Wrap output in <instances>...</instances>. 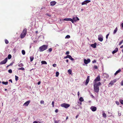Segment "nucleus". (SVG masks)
<instances>
[{
  "instance_id": "64",
  "label": "nucleus",
  "mask_w": 123,
  "mask_h": 123,
  "mask_svg": "<svg viewBox=\"0 0 123 123\" xmlns=\"http://www.w3.org/2000/svg\"><path fill=\"white\" fill-rule=\"evenodd\" d=\"M122 27L123 28V23H122L121 24Z\"/></svg>"
},
{
  "instance_id": "5",
  "label": "nucleus",
  "mask_w": 123,
  "mask_h": 123,
  "mask_svg": "<svg viewBox=\"0 0 123 123\" xmlns=\"http://www.w3.org/2000/svg\"><path fill=\"white\" fill-rule=\"evenodd\" d=\"M98 39L100 42H102L103 40V37L101 34L98 36Z\"/></svg>"
},
{
  "instance_id": "48",
  "label": "nucleus",
  "mask_w": 123,
  "mask_h": 123,
  "mask_svg": "<svg viewBox=\"0 0 123 123\" xmlns=\"http://www.w3.org/2000/svg\"><path fill=\"white\" fill-rule=\"evenodd\" d=\"M40 103L41 104H43L44 103V101L43 100H41L40 101Z\"/></svg>"
},
{
  "instance_id": "54",
  "label": "nucleus",
  "mask_w": 123,
  "mask_h": 123,
  "mask_svg": "<svg viewBox=\"0 0 123 123\" xmlns=\"http://www.w3.org/2000/svg\"><path fill=\"white\" fill-rule=\"evenodd\" d=\"M13 62H12L11 63H10L9 65L10 66H11L13 65Z\"/></svg>"
},
{
  "instance_id": "19",
  "label": "nucleus",
  "mask_w": 123,
  "mask_h": 123,
  "mask_svg": "<svg viewBox=\"0 0 123 123\" xmlns=\"http://www.w3.org/2000/svg\"><path fill=\"white\" fill-rule=\"evenodd\" d=\"M27 32V29L26 28H25L23 31L22 33L26 34Z\"/></svg>"
},
{
  "instance_id": "59",
  "label": "nucleus",
  "mask_w": 123,
  "mask_h": 123,
  "mask_svg": "<svg viewBox=\"0 0 123 123\" xmlns=\"http://www.w3.org/2000/svg\"><path fill=\"white\" fill-rule=\"evenodd\" d=\"M9 81L10 82H11V83H12V79H10Z\"/></svg>"
},
{
  "instance_id": "42",
  "label": "nucleus",
  "mask_w": 123,
  "mask_h": 123,
  "mask_svg": "<svg viewBox=\"0 0 123 123\" xmlns=\"http://www.w3.org/2000/svg\"><path fill=\"white\" fill-rule=\"evenodd\" d=\"M123 42V39L120 41L119 44V45H121Z\"/></svg>"
},
{
  "instance_id": "15",
  "label": "nucleus",
  "mask_w": 123,
  "mask_h": 123,
  "mask_svg": "<svg viewBox=\"0 0 123 123\" xmlns=\"http://www.w3.org/2000/svg\"><path fill=\"white\" fill-rule=\"evenodd\" d=\"M101 85V83L100 82H99L98 83H97L95 82L94 85H96L97 86H99L100 85Z\"/></svg>"
},
{
  "instance_id": "32",
  "label": "nucleus",
  "mask_w": 123,
  "mask_h": 123,
  "mask_svg": "<svg viewBox=\"0 0 123 123\" xmlns=\"http://www.w3.org/2000/svg\"><path fill=\"white\" fill-rule=\"evenodd\" d=\"M15 80L16 81H17L18 80V77L16 75H15Z\"/></svg>"
},
{
  "instance_id": "41",
  "label": "nucleus",
  "mask_w": 123,
  "mask_h": 123,
  "mask_svg": "<svg viewBox=\"0 0 123 123\" xmlns=\"http://www.w3.org/2000/svg\"><path fill=\"white\" fill-rule=\"evenodd\" d=\"M119 102L121 104L123 105V100H119Z\"/></svg>"
},
{
  "instance_id": "38",
  "label": "nucleus",
  "mask_w": 123,
  "mask_h": 123,
  "mask_svg": "<svg viewBox=\"0 0 123 123\" xmlns=\"http://www.w3.org/2000/svg\"><path fill=\"white\" fill-rule=\"evenodd\" d=\"M8 72L10 73H12V70L11 69H9L8 70Z\"/></svg>"
},
{
  "instance_id": "47",
  "label": "nucleus",
  "mask_w": 123,
  "mask_h": 123,
  "mask_svg": "<svg viewBox=\"0 0 123 123\" xmlns=\"http://www.w3.org/2000/svg\"><path fill=\"white\" fill-rule=\"evenodd\" d=\"M116 103L118 105L119 104V102L117 101H116Z\"/></svg>"
},
{
  "instance_id": "46",
  "label": "nucleus",
  "mask_w": 123,
  "mask_h": 123,
  "mask_svg": "<svg viewBox=\"0 0 123 123\" xmlns=\"http://www.w3.org/2000/svg\"><path fill=\"white\" fill-rule=\"evenodd\" d=\"M90 95L93 98H95L94 97L92 93H90Z\"/></svg>"
},
{
  "instance_id": "26",
  "label": "nucleus",
  "mask_w": 123,
  "mask_h": 123,
  "mask_svg": "<svg viewBox=\"0 0 123 123\" xmlns=\"http://www.w3.org/2000/svg\"><path fill=\"white\" fill-rule=\"evenodd\" d=\"M79 100L81 102H82L84 101V99L83 98L81 97L79 99Z\"/></svg>"
},
{
  "instance_id": "44",
  "label": "nucleus",
  "mask_w": 123,
  "mask_h": 123,
  "mask_svg": "<svg viewBox=\"0 0 123 123\" xmlns=\"http://www.w3.org/2000/svg\"><path fill=\"white\" fill-rule=\"evenodd\" d=\"M93 68L95 69H97L98 68V67L96 65H94L93 66Z\"/></svg>"
},
{
  "instance_id": "33",
  "label": "nucleus",
  "mask_w": 123,
  "mask_h": 123,
  "mask_svg": "<svg viewBox=\"0 0 123 123\" xmlns=\"http://www.w3.org/2000/svg\"><path fill=\"white\" fill-rule=\"evenodd\" d=\"M22 53L23 55H25V50H23L22 51Z\"/></svg>"
},
{
  "instance_id": "17",
  "label": "nucleus",
  "mask_w": 123,
  "mask_h": 123,
  "mask_svg": "<svg viewBox=\"0 0 123 123\" xmlns=\"http://www.w3.org/2000/svg\"><path fill=\"white\" fill-rule=\"evenodd\" d=\"M26 34L24 33H22L20 35V37L22 39L25 36Z\"/></svg>"
},
{
  "instance_id": "63",
  "label": "nucleus",
  "mask_w": 123,
  "mask_h": 123,
  "mask_svg": "<svg viewBox=\"0 0 123 123\" xmlns=\"http://www.w3.org/2000/svg\"><path fill=\"white\" fill-rule=\"evenodd\" d=\"M33 123H38L37 121H35Z\"/></svg>"
},
{
  "instance_id": "36",
  "label": "nucleus",
  "mask_w": 123,
  "mask_h": 123,
  "mask_svg": "<svg viewBox=\"0 0 123 123\" xmlns=\"http://www.w3.org/2000/svg\"><path fill=\"white\" fill-rule=\"evenodd\" d=\"M103 116V117L105 118L106 117V114L105 113H103L102 114Z\"/></svg>"
},
{
  "instance_id": "23",
  "label": "nucleus",
  "mask_w": 123,
  "mask_h": 123,
  "mask_svg": "<svg viewBox=\"0 0 123 123\" xmlns=\"http://www.w3.org/2000/svg\"><path fill=\"white\" fill-rule=\"evenodd\" d=\"M117 27H116L115 29L114 30L113 32V34H115L117 32Z\"/></svg>"
},
{
  "instance_id": "57",
  "label": "nucleus",
  "mask_w": 123,
  "mask_h": 123,
  "mask_svg": "<svg viewBox=\"0 0 123 123\" xmlns=\"http://www.w3.org/2000/svg\"><path fill=\"white\" fill-rule=\"evenodd\" d=\"M55 111L56 113H57L58 111V110L57 109H56L55 110Z\"/></svg>"
},
{
  "instance_id": "30",
  "label": "nucleus",
  "mask_w": 123,
  "mask_h": 123,
  "mask_svg": "<svg viewBox=\"0 0 123 123\" xmlns=\"http://www.w3.org/2000/svg\"><path fill=\"white\" fill-rule=\"evenodd\" d=\"M70 36L69 35H67L65 37V39H68L70 38Z\"/></svg>"
},
{
  "instance_id": "1",
  "label": "nucleus",
  "mask_w": 123,
  "mask_h": 123,
  "mask_svg": "<svg viewBox=\"0 0 123 123\" xmlns=\"http://www.w3.org/2000/svg\"><path fill=\"white\" fill-rule=\"evenodd\" d=\"M48 47L47 45H44L40 47L39 48V51L40 52H42L47 49Z\"/></svg>"
},
{
  "instance_id": "13",
  "label": "nucleus",
  "mask_w": 123,
  "mask_h": 123,
  "mask_svg": "<svg viewBox=\"0 0 123 123\" xmlns=\"http://www.w3.org/2000/svg\"><path fill=\"white\" fill-rule=\"evenodd\" d=\"M97 43H95L94 44H92L91 45V46L93 48H95L96 47Z\"/></svg>"
},
{
  "instance_id": "43",
  "label": "nucleus",
  "mask_w": 123,
  "mask_h": 123,
  "mask_svg": "<svg viewBox=\"0 0 123 123\" xmlns=\"http://www.w3.org/2000/svg\"><path fill=\"white\" fill-rule=\"evenodd\" d=\"M60 120L58 121L55 120L54 122L55 123H59V122Z\"/></svg>"
},
{
  "instance_id": "49",
  "label": "nucleus",
  "mask_w": 123,
  "mask_h": 123,
  "mask_svg": "<svg viewBox=\"0 0 123 123\" xmlns=\"http://www.w3.org/2000/svg\"><path fill=\"white\" fill-rule=\"evenodd\" d=\"M96 60H94L92 61V63H96Z\"/></svg>"
},
{
  "instance_id": "16",
  "label": "nucleus",
  "mask_w": 123,
  "mask_h": 123,
  "mask_svg": "<svg viewBox=\"0 0 123 123\" xmlns=\"http://www.w3.org/2000/svg\"><path fill=\"white\" fill-rule=\"evenodd\" d=\"M73 19L75 22H76L79 20V19L77 17L73 18Z\"/></svg>"
},
{
  "instance_id": "61",
  "label": "nucleus",
  "mask_w": 123,
  "mask_h": 123,
  "mask_svg": "<svg viewBox=\"0 0 123 123\" xmlns=\"http://www.w3.org/2000/svg\"><path fill=\"white\" fill-rule=\"evenodd\" d=\"M118 115L119 116H120L121 115V114L120 113H118Z\"/></svg>"
},
{
  "instance_id": "62",
  "label": "nucleus",
  "mask_w": 123,
  "mask_h": 123,
  "mask_svg": "<svg viewBox=\"0 0 123 123\" xmlns=\"http://www.w3.org/2000/svg\"><path fill=\"white\" fill-rule=\"evenodd\" d=\"M66 61L67 63H68V59L66 60Z\"/></svg>"
},
{
  "instance_id": "22",
  "label": "nucleus",
  "mask_w": 123,
  "mask_h": 123,
  "mask_svg": "<svg viewBox=\"0 0 123 123\" xmlns=\"http://www.w3.org/2000/svg\"><path fill=\"white\" fill-rule=\"evenodd\" d=\"M71 18H67L64 19L63 21H70Z\"/></svg>"
},
{
  "instance_id": "58",
  "label": "nucleus",
  "mask_w": 123,
  "mask_h": 123,
  "mask_svg": "<svg viewBox=\"0 0 123 123\" xmlns=\"http://www.w3.org/2000/svg\"><path fill=\"white\" fill-rule=\"evenodd\" d=\"M40 83H41V82L40 81H39L38 83H37V84L38 85H39L40 84Z\"/></svg>"
},
{
  "instance_id": "6",
  "label": "nucleus",
  "mask_w": 123,
  "mask_h": 123,
  "mask_svg": "<svg viewBox=\"0 0 123 123\" xmlns=\"http://www.w3.org/2000/svg\"><path fill=\"white\" fill-rule=\"evenodd\" d=\"M91 2L90 0H85L84 2L81 3L82 5H86L87 3H89Z\"/></svg>"
},
{
  "instance_id": "10",
  "label": "nucleus",
  "mask_w": 123,
  "mask_h": 123,
  "mask_svg": "<svg viewBox=\"0 0 123 123\" xmlns=\"http://www.w3.org/2000/svg\"><path fill=\"white\" fill-rule=\"evenodd\" d=\"M30 100H28L25 102L23 105V106H27L30 103Z\"/></svg>"
},
{
  "instance_id": "3",
  "label": "nucleus",
  "mask_w": 123,
  "mask_h": 123,
  "mask_svg": "<svg viewBox=\"0 0 123 123\" xmlns=\"http://www.w3.org/2000/svg\"><path fill=\"white\" fill-rule=\"evenodd\" d=\"M61 106L65 108H67L70 106V105L69 104H68L64 103L61 104Z\"/></svg>"
},
{
  "instance_id": "45",
  "label": "nucleus",
  "mask_w": 123,
  "mask_h": 123,
  "mask_svg": "<svg viewBox=\"0 0 123 123\" xmlns=\"http://www.w3.org/2000/svg\"><path fill=\"white\" fill-rule=\"evenodd\" d=\"M69 55H67L66 56H65V57H64V59H66V58H68L69 57Z\"/></svg>"
},
{
  "instance_id": "52",
  "label": "nucleus",
  "mask_w": 123,
  "mask_h": 123,
  "mask_svg": "<svg viewBox=\"0 0 123 123\" xmlns=\"http://www.w3.org/2000/svg\"><path fill=\"white\" fill-rule=\"evenodd\" d=\"M52 66L54 67H55L56 66V64H53Z\"/></svg>"
},
{
  "instance_id": "28",
  "label": "nucleus",
  "mask_w": 123,
  "mask_h": 123,
  "mask_svg": "<svg viewBox=\"0 0 123 123\" xmlns=\"http://www.w3.org/2000/svg\"><path fill=\"white\" fill-rule=\"evenodd\" d=\"M12 57V55L11 54H9L8 56L7 59H10Z\"/></svg>"
},
{
  "instance_id": "50",
  "label": "nucleus",
  "mask_w": 123,
  "mask_h": 123,
  "mask_svg": "<svg viewBox=\"0 0 123 123\" xmlns=\"http://www.w3.org/2000/svg\"><path fill=\"white\" fill-rule=\"evenodd\" d=\"M69 51H67L66 53V54L68 55L69 54Z\"/></svg>"
},
{
  "instance_id": "37",
  "label": "nucleus",
  "mask_w": 123,
  "mask_h": 123,
  "mask_svg": "<svg viewBox=\"0 0 123 123\" xmlns=\"http://www.w3.org/2000/svg\"><path fill=\"white\" fill-rule=\"evenodd\" d=\"M18 66L20 67H23L24 65L22 63H20L18 65Z\"/></svg>"
},
{
  "instance_id": "11",
  "label": "nucleus",
  "mask_w": 123,
  "mask_h": 123,
  "mask_svg": "<svg viewBox=\"0 0 123 123\" xmlns=\"http://www.w3.org/2000/svg\"><path fill=\"white\" fill-rule=\"evenodd\" d=\"M100 75H98L96 79L94 80V81H95V82L99 81L100 80Z\"/></svg>"
},
{
  "instance_id": "39",
  "label": "nucleus",
  "mask_w": 123,
  "mask_h": 123,
  "mask_svg": "<svg viewBox=\"0 0 123 123\" xmlns=\"http://www.w3.org/2000/svg\"><path fill=\"white\" fill-rule=\"evenodd\" d=\"M70 21H71L72 23H74V22H75L73 19H72L71 18H70Z\"/></svg>"
},
{
  "instance_id": "2",
  "label": "nucleus",
  "mask_w": 123,
  "mask_h": 123,
  "mask_svg": "<svg viewBox=\"0 0 123 123\" xmlns=\"http://www.w3.org/2000/svg\"><path fill=\"white\" fill-rule=\"evenodd\" d=\"M94 89L95 92L97 93L99 92V86H98L96 85H94Z\"/></svg>"
},
{
  "instance_id": "8",
  "label": "nucleus",
  "mask_w": 123,
  "mask_h": 123,
  "mask_svg": "<svg viewBox=\"0 0 123 123\" xmlns=\"http://www.w3.org/2000/svg\"><path fill=\"white\" fill-rule=\"evenodd\" d=\"M116 79H114L113 80L111 81L109 84V86L110 85V86H111L116 81Z\"/></svg>"
},
{
  "instance_id": "60",
  "label": "nucleus",
  "mask_w": 123,
  "mask_h": 123,
  "mask_svg": "<svg viewBox=\"0 0 123 123\" xmlns=\"http://www.w3.org/2000/svg\"><path fill=\"white\" fill-rule=\"evenodd\" d=\"M79 116V115H77L76 117V119H77V118Z\"/></svg>"
},
{
  "instance_id": "24",
  "label": "nucleus",
  "mask_w": 123,
  "mask_h": 123,
  "mask_svg": "<svg viewBox=\"0 0 123 123\" xmlns=\"http://www.w3.org/2000/svg\"><path fill=\"white\" fill-rule=\"evenodd\" d=\"M68 58L70 59L71 61H73L74 60V59L70 55H69Z\"/></svg>"
},
{
  "instance_id": "40",
  "label": "nucleus",
  "mask_w": 123,
  "mask_h": 123,
  "mask_svg": "<svg viewBox=\"0 0 123 123\" xmlns=\"http://www.w3.org/2000/svg\"><path fill=\"white\" fill-rule=\"evenodd\" d=\"M5 43L6 44H7L9 43V42L8 41L7 39H5Z\"/></svg>"
},
{
  "instance_id": "9",
  "label": "nucleus",
  "mask_w": 123,
  "mask_h": 123,
  "mask_svg": "<svg viewBox=\"0 0 123 123\" xmlns=\"http://www.w3.org/2000/svg\"><path fill=\"white\" fill-rule=\"evenodd\" d=\"M90 60L89 59H88L87 60L85 59L84 60V63L86 64L89 63L90 62Z\"/></svg>"
},
{
  "instance_id": "31",
  "label": "nucleus",
  "mask_w": 123,
  "mask_h": 123,
  "mask_svg": "<svg viewBox=\"0 0 123 123\" xmlns=\"http://www.w3.org/2000/svg\"><path fill=\"white\" fill-rule=\"evenodd\" d=\"M68 72L69 74H71L72 72V70L71 69H69L68 70Z\"/></svg>"
},
{
  "instance_id": "25",
  "label": "nucleus",
  "mask_w": 123,
  "mask_h": 123,
  "mask_svg": "<svg viewBox=\"0 0 123 123\" xmlns=\"http://www.w3.org/2000/svg\"><path fill=\"white\" fill-rule=\"evenodd\" d=\"M31 62H32L34 59V57L33 56H31L30 57Z\"/></svg>"
},
{
  "instance_id": "18",
  "label": "nucleus",
  "mask_w": 123,
  "mask_h": 123,
  "mask_svg": "<svg viewBox=\"0 0 123 123\" xmlns=\"http://www.w3.org/2000/svg\"><path fill=\"white\" fill-rule=\"evenodd\" d=\"M121 71V70L120 69H119L117 71L116 73L114 74L115 75H116L117 74L119 73Z\"/></svg>"
},
{
  "instance_id": "21",
  "label": "nucleus",
  "mask_w": 123,
  "mask_h": 123,
  "mask_svg": "<svg viewBox=\"0 0 123 123\" xmlns=\"http://www.w3.org/2000/svg\"><path fill=\"white\" fill-rule=\"evenodd\" d=\"M56 3V2L55 1H53L50 2V4L51 6H54Z\"/></svg>"
},
{
  "instance_id": "29",
  "label": "nucleus",
  "mask_w": 123,
  "mask_h": 123,
  "mask_svg": "<svg viewBox=\"0 0 123 123\" xmlns=\"http://www.w3.org/2000/svg\"><path fill=\"white\" fill-rule=\"evenodd\" d=\"M52 48H50L49 49L47 50L48 52L50 53L52 51Z\"/></svg>"
},
{
  "instance_id": "35",
  "label": "nucleus",
  "mask_w": 123,
  "mask_h": 123,
  "mask_svg": "<svg viewBox=\"0 0 123 123\" xmlns=\"http://www.w3.org/2000/svg\"><path fill=\"white\" fill-rule=\"evenodd\" d=\"M59 73L58 72H57L56 73V75L55 76L57 77H58L59 75Z\"/></svg>"
},
{
  "instance_id": "7",
  "label": "nucleus",
  "mask_w": 123,
  "mask_h": 123,
  "mask_svg": "<svg viewBox=\"0 0 123 123\" xmlns=\"http://www.w3.org/2000/svg\"><path fill=\"white\" fill-rule=\"evenodd\" d=\"M90 109L92 111L94 112L96 110L97 108L95 106H92L90 107Z\"/></svg>"
},
{
  "instance_id": "53",
  "label": "nucleus",
  "mask_w": 123,
  "mask_h": 123,
  "mask_svg": "<svg viewBox=\"0 0 123 123\" xmlns=\"http://www.w3.org/2000/svg\"><path fill=\"white\" fill-rule=\"evenodd\" d=\"M109 33L108 34H107V35H106V38L107 39L108 38V37L109 36Z\"/></svg>"
},
{
  "instance_id": "55",
  "label": "nucleus",
  "mask_w": 123,
  "mask_h": 123,
  "mask_svg": "<svg viewBox=\"0 0 123 123\" xmlns=\"http://www.w3.org/2000/svg\"><path fill=\"white\" fill-rule=\"evenodd\" d=\"M46 15H48V16H49V17H50L51 16V15H50V14H49V13H47L46 14Z\"/></svg>"
},
{
  "instance_id": "56",
  "label": "nucleus",
  "mask_w": 123,
  "mask_h": 123,
  "mask_svg": "<svg viewBox=\"0 0 123 123\" xmlns=\"http://www.w3.org/2000/svg\"><path fill=\"white\" fill-rule=\"evenodd\" d=\"M121 85L122 86H123V80L122 81L121 83Z\"/></svg>"
},
{
  "instance_id": "12",
  "label": "nucleus",
  "mask_w": 123,
  "mask_h": 123,
  "mask_svg": "<svg viewBox=\"0 0 123 123\" xmlns=\"http://www.w3.org/2000/svg\"><path fill=\"white\" fill-rule=\"evenodd\" d=\"M89 81V76H88L86 79V81L85 82V85H87L88 84Z\"/></svg>"
},
{
  "instance_id": "4",
  "label": "nucleus",
  "mask_w": 123,
  "mask_h": 123,
  "mask_svg": "<svg viewBox=\"0 0 123 123\" xmlns=\"http://www.w3.org/2000/svg\"><path fill=\"white\" fill-rule=\"evenodd\" d=\"M7 61V58H6L4 60L0 62V65L4 64L6 63Z\"/></svg>"
},
{
  "instance_id": "14",
  "label": "nucleus",
  "mask_w": 123,
  "mask_h": 123,
  "mask_svg": "<svg viewBox=\"0 0 123 123\" xmlns=\"http://www.w3.org/2000/svg\"><path fill=\"white\" fill-rule=\"evenodd\" d=\"M118 50V49L117 48H116L115 50L112 52V53L113 54H114L117 52Z\"/></svg>"
},
{
  "instance_id": "51",
  "label": "nucleus",
  "mask_w": 123,
  "mask_h": 123,
  "mask_svg": "<svg viewBox=\"0 0 123 123\" xmlns=\"http://www.w3.org/2000/svg\"><path fill=\"white\" fill-rule=\"evenodd\" d=\"M52 106L53 107H54V101H52Z\"/></svg>"
},
{
  "instance_id": "20",
  "label": "nucleus",
  "mask_w": 123,
  "mask_h": 123,
  "mask_svg": "<svg viewBox=\"0 0 123 123\" xmlns=\"http://www.w3.org/2000/svg\"><path fill=\"white\" fill-rule=\"evenodd\" d=\"M41 65L47 64V63L45 61H42L41 62Z\"/></svg>"
},
{
  "instance_id": "34",
  "label": "nucleus",
  "mask_w": 123,
  "mask_h": 123,
  "mask_svg": "<svg viewBox=\"0 0 123 123\" xmlns=\"http://www.w3.org/2000/svg\"><path fill=\"white\" fill-rule=\"evenodd\" d=\"M25 69V68L23 67H21V68H18V70H24Z\"/></svg>"
},
{
  "instance_id": "27",
  "label": "nucleus",
  "mask_w": 123,
  "mask_h": 123,
  "mask_svg": "<svg viewBox=\"0 0 123 123\" xmlns=\"http://www.w3.org/2000/svg\"><path fill=\"white\" fill-rule=\"evenodd\" d=\"M2 83L4 85H6L8 83V82L7 81L6 82H4V81H2Z\"/></svg>"
}]
</instances>
